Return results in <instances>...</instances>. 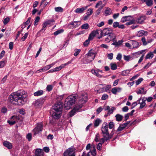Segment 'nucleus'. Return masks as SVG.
I'll return each mask as SVG.
<instances>
[{"instance_id":"44","label":"nucleus","mask_w":156,"mask_h":156,"mask_svg":"<svg viewBox=\"0 0 156 156\" xmlns=\"http://www.w3.org/2000/svg\"><path fill=\"white\" fill-rule=\"evenodd\" d=\"M76 112L73 109L69 112V116L70 117H72L75 114Z\"/></svg>"},{"instance_id":"15","label":"nucleus","mask_w":156,"mask_h":156,"mask_svg":"<svg viewBox=\"0 0 156 156\" xmlns=\"http://www.w3.org/2000/svg\"><path fill=\"white\" fill-rule=\"evenodd\" d=\"M129 42L132 44L133 48H137L140 46L139 43L136 41L131 40Z\"/></svg>"},{"instance_id":"13","label":"nucleus","mask_w":156,"mask_h":156,"mask_svg":"<svg viewBox=\"0 0 156 156\" xmlns=\"http://www.w3.org/2000/svg\"><path fill=\"white\" fill-rule=\"evenodd\" d=\"M71 61H69L65 64H62L60 66L56 67L54 69L55 72L58 71L60 70L62 68L64 67L65 66L71 63Z\"/></svg>"},{"instance_id":"45","label":"nucleus","mask_w":156,"mask_h":156,"mask_svg":"<svg viewBox=\"0 0 156 156\" xmlns=\"http://www.w3.org/2000/svg\"><path fill=\"white\" fill-rule=\"evenodd\" d=\"M53 86L52 85H48L47 86L46 88L47 90L48 91H50L52 89Z\"/></svg>"},{"instance_id":"23","label":"nucleus","mask_w":156,"mask_h":156,"mask_svg":"<svg viewBox=\"0 0 156 156\" xmlns=\"http://www.w3.org/2000/svg\"><path fill=\"white\" fill-rule=\"evenodd\" d=\"M72 106V105L71 104L66 100L64 104V108H65L66 109H70Z\"/></svg>"},{"instance_id":"63","label":"nucleus","mask_w":156,"mask_h":156,"mask_svg":"<svg viewBox=\"0 0 156 156\" xmlns=\"http://www.w3.org/2000/svg\"><path fill=\"white\" fill-rule=\"evenodd\" d=\"M145 53L143 54L142 55V56L140 57V59H139L138 61V63L139 64L142 61V60H143L144 59V56Z\"/></svg>"},{"instance_id":"3","label":"nucleus","mask_w":156,"mask_h":156,"mask_svg":"<svg viewBox=\"0 0 156 156\" xmlns=\"http://www.w3.org/2000/svg\"><path fill=\"white\" fill-rule=\"evenodd\" d=\"M92 51H94L92 49L89 50L88 53L87 54V59L85 62H83V64H86L90 63L92 62L94 59L96 55L97 54L98 52L97 51L92 52Z\"/></svg>"},{"instance_id":"29","label":"nucleus","mask_w":156,"mask_h":156,"mask_svg":"<svg viewBox=\"0 0 156 156\" xmlns=\"http://www.w3.org/2000/svg\"><path fill=\"white\" fill-rule=\"evenodd\" d=\"M44 100L43 99L41 98L36 100L35 101V104L36 105H41L44 102Z\"/></svg>"},{"instance_id":"47","label":"nucleus","mask_w":156,"mask_h":156,"mask_svg":"<svg viewBox=\"0 0 156 156\" xmlns=\"http://www.w3.org/2000/svg\"><path fill=\"white\" fill-rule=\"evenodd\" d=\"M122 42V40H119V41L117 42H116V43H112V45H115V46H118L120 44H121Z\"/></svg>"},{"instance_id":"41","label":"nucleus","mask_w":156,"mask_h":156,"mask_svg":"<svg viewBox=\"0 0 156 156\" xmlns=\"http://www.w3.org/2000/svg\"><path fill=\"white\" fill-rule=\"evenodd\" d=\"M81 51V50L80 49H75L74 50V51L75 52V53L74 54V55L75 56H77L79 54L80 51Z\"/></svg>"},{"instance_id":"36","label":"nucleus","mask_w":156,"mask_h":156,"mask_svg":"<svg viewBox=\"0 0 156 156\" xmlns=\"http://www.w3.org/2000/svg\"><path fill=\"white\" fill-rule=\"evenodd\" d=\"M55 9L56 12H62L63 11V9L60 7H55Z\"/></svg>"},{"instance_id":"32","label":"nucleus","mask_w":156,"mask_h":156,"mask_svg":"<svg viewBox=\"0 0 156 156\" xmlns=\"http://www.w3.org/2000/svg\"><path fill=\"white\" fill-rule=\"evenodd\" d=\"M110 66L111 69L112 70H115L117 69V66L115 63H111L110 64Z\"/></svg>"},{"instance_id":"17","label":"nucleus","mask_w":156,"mask_h":156,"mask_svg":"<svg viewBox=\"0 0 156 156\" xmlns=\"http://www.w3.org/2000/svg\"><path fill=\"white\" fill-rule=\"evenodd\" d=\"M132 19L131 16H126L123 17L121 19V22L122 23H124L127 21H129Z\"/></svg>"},{"instance_id":"20","label":"nucleus","mask_w":156,"mask_h":156,"mask_svg":"<svg viewBox=\"0 0 156 156\" xmlns=\"http://www.w3.org/2000/svg\"><path fill=\"white\" fill-rule=\"evenodd\" d=\"M43 151L41 149H37L35 152V156H40L43 155Z\"/></svg>"},{"instance_id":"50","label":"nucleus","mask_w":156,"mask_h":156,"mask_svg":"<svg viewBox=\"0 0 156 156\" xmlns=\"http://www.w3.org/2000/svg\"><path fill=\"white\" fill-rule=\"evenodd\" d=\"M111 13V9L109 8H108L105 11V13L106 16L109 15Z\"/></svg>"},{"instance_id":"14","label":"nucleus","mask_w":156,"mask_h":156,"mask_svg":"<svg viewBox=\"0 0 156 156\" xmlns=\"http://www.w3.org/2000/svg\"><path fill=\"white\" fill-rule=\"evenodd\" d=\"M81 24L80 21H75L70 23L68 25L69 26L71 25L73 28H76L78 27Z\"/></svg>"},{"instance_id":"6","label":"nucleus","mask_w":156,"mask_h":156,"mask_svg":"<svg viewBox=\"0 0 156 156\" xmlns=\"http://www.w3.org/2000/svg\"><path fill=\"white\" fill-rule=\"evenodd\" d=\"M43 126L41 123H39L37 124V126L33 129V132L34 135L39 133L42 131Z\"/></svg>"},{"instance_id":"2","label":"nucleus","mask_w":156,"mask_h":156,"mask_svg":"<svg viewBox=\"0 0 156 156\" xmlns=\"http://www.w3.org/2000/svg\"><path fill=\"white\" fill-rule=\"evenodd\" d=\"M101 131L103 137H105L106 140L111 139L114 134V130H112L110 134L108 131V127L106 122L103 123L101 127Z\"/></svg>"},{"instance_id":"56","label":"nucleus","mask_w":156,"mask_h":156,"mask_svg":"<svg viewBox=\"0 0 156 156\" xmlns=\"http://www.w3.org/2000/svg\"><path fill=\"white\" fill-rule=\"evenodd\" d=\"M87 95L84 96V97H82L81 98L80 100L82 101V103H85L87 100Z\"/></svg>"},{"instance_id":"35","label":"nucleus","mask_w":156,"mask_h":156,"mask_svg":"<svg viewBox=\"0 0 156 156\" xmlns=\"http://www.w3.org/2000/svg\"><path fill=\"white\" fill-rule=\"evenodd\" d=\"M43 27L42 28L40 31V32H44L46 29V27L47 26L45 22L42 24Z\"/></svg>"},{"instance_id":"27","label":"nucleus","mask_w":156,"mask_h":156,"mask_svg":"<svg viewBox=\"0 0 156 156\" xmlns=\"http://www.w3.org/2000/svg\"><path fill=\"white\" fill-rule=\"evenodd\" d=\"M147 34V32L144 30H140L138 32L137 35L139 37L142 36L144 35Z\"/></svg>"},{"instance_id":"52","label":"nucleus","mask_w":156,"mask_h":156,"mask_svg":"<svg viewBox=\"0 0 156 156\" xmlns=\"http://www.w3.org/2000/svg\"><path fill=\"white\" fill-rule=\"evenodd\" d=\"M112 86L110 85H107L105 88H104L106 92H108L109 89L111 88ZM104 89V88H103Z\"/></svg>"},{"instance_id":"64","label":"nucleus","mask_w":156,"mask_h":156,"mask_svg":"<svg viewBox=\"0 0 156 156\" xmlns=\"http://www.w3.org/2000/svg\"><path fill=\"white\" fill-rule=\"evenodd\" d=\"M7 111V109L5 107H3L1 109V112L2 113H6Z\"/></svg>"},{"instance_id":"57","label":"nucleus","mask_w":156,"mask_h":156,"mask_svg":"<svg viewBox=\"0 0 156 156\" xmlns=\"http://www.w3.org/2000/svg\"><path fill=\"white\" fill-rule=\"evenodd\" d=\"M54 20L53 19L49 20L45 22V23H46L47 25L50 24L51 23L54 22Z\"/></svg>"},{"instance_id":"24","label":"nucleus","mask_w":156,"mask_h":156,"mask_svg":"<svg viewBox=\"0 0 156 156\" xmlns=\"http://www.w3.org/2000/svg\"><path fill=\"white\" fill-rule=\"evenodd\" d=\"M92 73L98 77H101L102 76L98 73V71L93 69L91 70Z\"/></svg>"},{"instance_id":"37","label":"nucleus","mask_w":156,"mask_h":156,"mask_svg":"<svg viewBox=\"0 0 156 156\" xmlns=\"http://www.w3.org/2000/svg\"><path fill=\"white\" fill-rule=\"evenodd\" d=\"M146 50H143L141 51H140L138 52H136L135 53V55H140L141 54H142L144 53H146L145 51H146Z\"/></svg>"},{"instance_id":"21","label":"nucleus","mask_w":156,"mask_h":156,"mask_svg":"<svg viewBox=\"0 0 156 156\" xmlns=\"http://www.w3.org/2000/svg\"><path fill=\"white\" fill-rule=\"evenodd\" d=\"M142 2H145L147 5L148 6H151L153 4L152 0H141Z\"/></svg>"},{"instance_id":"7","label":"nucleus","mask_w":156,"mask_h":156,"mask_svg":"<svg viewBox=\"0 0 156 156\" xmlns=\"http://www.w3.org/2000/svg\"><path fill=\"white\" fill-rule=\"evenodd\" d=\"M146 16L142 15L137 17L135 20V23H136L139 24H143L144 23L145 20L146 19Z\"/></svg>"},{"instance_id":"11","label":"nucleus","mask_w":156,"mask_h":156,"mask_svg":"<svg viewBox=\"0 0 156 156\" xmlns=\"http://www.w3.org/2000/svg\"><path fill=\"white\" fill-rule=\"evenodd\" d=\"M115 34L113 32L107 35V36L105 39V41L107 43L109 42L113 39L114 37H115Z\"/></svg>"},{"instance_id":"49","label":"nucleus","mask_w":156,"mask_h":156,"mask_svg":"<svg viewBox=\"0 0 156 156\" xmlns=\"http://www.w3.org/2000/svg\"><path fill=\"white\" fill-rule=\"evenodd\" d=\"M89 152H90L93 156H95L96 154V151L94 147L92 151H90Z\"/></svg>"},{"instance_id":"61","label":"nucleus","mask_w":156,"mask_h":156,"mask_svg":"<svg viewBox=\"0 0 156 156\" xmlns=\"http://www.w3.org/2000/svg\"><path fill=\"white\" fill-rule=\"evenodd\" d=\"M10 20L9 17H7L4 19L3 21V23L5 25L7 24L9 21Z\"/></svg>"},{"instance_id":"18","label":"nucleus","mask_w":156,"mask_h":156,"mask_svg":"<svg viewBox=\"0 0 156 156\" xmlns=\"http://www.w3.org/2000/svg\"><path fill=\"white\" fill-rule=\"evenodd\" d=\"M88 6H86L85 7H82L81 8H78L76 9L75 10V12L76 13H82L84 10L87 9Z\"/></svg>"},{"instance_id":"59","label":"nucleus","mask_w":156,"mask_h":156,"mask_svg":"<svg viewBox=\"0 0 156 156\" xmlns=\"http://www.w3.org/2000/svg\"><path fill=\"white\" fill-rule=\"evenodd\" d=\"M119 23L118 22H114L113 24V27L114 28L118 27L119 26Z\"/></svg>"},{"instance_id":"12","label":"nucleus","mask_w":156,"mask_h":156,"mask_svg":"<svg viewBox=\"0 0 156 156\" xmlns=\"http://www.w3.org/2000/svg\"><path fill=\"white\" fill-rule=\"evenodd\" d=\"M62 112H59L54 111L52 114V117L55 119H58L61 116Z\"/></svg>"},{"instance_id":"19","label":"nucleus","mask_w":156,"mask_h":156,"mask_svg":"<svg viewBox=\"0 0 156 156\" xmlns=\"http://www.w3.org/2000/svg\"><path fill=\"white\" fill-rule=\"evenodd\" d=\"M122 88L120 87H115L112 88V92L113 94H116L117 92H120Z\"/></svg>"},{"instance_id":"8","label":"nucleus","mask_w":156,"mask_h":156,"mask_svg":"<svg viewBox=\"0 0 156 156\" xmlns=\"http://www.w3.org/2000/svg\"><path fill=\"white\" fill-rule=\"evenodd\" d=\"M62 105L60 103L55 104L52 107L54 111L59 112H62Z\"/></svg>"},{"instance_id":"25","label":"nucleus","mask_w":156,"mask_h":156,"mask_svg":"<svg viewBox=\"0 0 156 156\" xmlns=\"http://www.w3.org/2000/svg\"><path fill=\"white\" fill-rule=\"evenodd\" d=\"M154 53L153 52H150L148 53L146 55L145 57V59H151L154 56Z\"/></svg>"},{"instance_id":"60","label":"nucleus","mask_w":156,"mask_h":156,"mask_svg":"<svg viewBox=\"0 0 156 156\" xmlns=\"http://www.w3.org/2000/svg\"><path fill=\"white\" fill-rule=\"evenodd\" d=\"M40 19V17L39 16H37L34 21V25L35 26L37 25V23H38Z\"/></svg>"},{"instance_id":"26","label":"nucleus","mask_w":156,"mask_h":156,"mask_svg":"<svg viewBox=\"0 0 156 156\" xmlns=\"http://www.w3.org/2000/svg\"><path fill=\"white\" fill-rule=\"evenodd\" d=\"M44 93V91L43 90H38L37 91L34 93V94L35 96H38L41 95Z\"/></svg>"},{"instance_id":"38","label":"nucleus","mask_w":156,"mask_h":156,"mask_svg":"<svg viewBox=\"0 0 156 156\" xmlns=\"http://www.w3.org/2000/svg\"><path fill=\"white\" fill-rule=\"evenodd\" d=\"M63 31L64 30L63 29L59 30L55 32L54 33V34L56 36L58 34L62 33Z\"/></svg>"},{"instance_id":"16","label":"nucleus","mask_w":156,"mask_h":156,"mask_svg":"<svg viewBox=\"0 0 156 156\" xmlns=\"http://www.w3.org/2000/svg\"><path fill=\"white\" fill-rule=\"evenodd\" d=\"M3 144L5 147H6L9 149H11L12 148V144L7 141H4Z\"/></svg>"},{"instance_id":"34","label":"nucleus","mask_w":156,"mask_h":156,"mask_svg":"<svg viewBox=\"0 0 156 156\" xmlns=\"http://www.w3.org/2000/svg\"><path fill=\"white\" fill-rule=\"evenodd\" d=\"M133 58H132V56L130 55L127 56L125 55H124V59L126 61H128L130 59H133Z\"/></svg>"},{"instance_id":"4","label":"nucleus","mask_w":156,"mask_h":156,"mask_svg":"<svg viewBox=\"0 0 156 156\" xmlns=\"http://www.w3.org/2000/svg\"><path fill=\"white\" fill-rule=\"evenodd\" d=\"M76 149L73 147L67 149L63 154V156H75Z\"/></svg>"},{"instance_id":"46","label":"nucleus","mask_w":156,"mask_h":156,"mask_svg":"<svg viewBox=\"0 0 156 156\" xmlns=\"http://www.w3.org/2000/svg\"><path fill=\"white\" fill-rule=\"evenodd\" d=\"M143 79L142 78L139 79L137 80L134 81L136 85H138L143 81Z\"/></svg>"},{"instance_id":"22","label":"nucleus","mask_w":156,"mask_h":156,"mask_svg":"<svg viewBox=\"0 0 156 156\" xmlns=\"http://www.w3.org/2000/svg\"><path fill=\"white\" fill-rule=\"evenodd\" d=\"M147 98H146L145 99L143 98L141 99L142 101L141 102H140L139 103V104L140 105V107L139 108L140 109H142L146 105L145 101L146 100Z\"/></svg>"},{"instance_id":"62","label":"nucleus","mask_w":156,"mask_h":156,"mask_svg":"<svg viewBox=\"0 0 156 156\" xmlns=\"http://www.w3.org/2000/svg\"><path fill=\"white\" fill-rule=\"evenodd\" d=\"M90 40L88 39L85 41L83 43V45L84 46H87L90 43Z\"/></svg>"},{"instance_id":"40","label":"nucleus","mask_w":156,"mask_h":156,"mask_svg":"<svg viewBox=\"0 0 156 156\" xmlns=\"http://www.w3.org/2000/svg\"><path fill=\"white\" fill-rule=\"evenodd\" d=\"M128 22H126V25H130L135 23V20L131 19Z\"/></svg>"},{"instance_id":"43","label":"nucleus","mask_w":156,"mask_h":156,"mask_svg":"<svg viewBox=\"0 0 156 156\" xmlns=\"http://www.w3.org/2000/svg\"><path fill=\"white\" fill-rule=\"evenodd\" d=\"M82 107V105H80L77 106H75L74 108L73 109L76 112H77L78 111V110Z\"/></svg>"},{"instance_id":"58","label":"nucleus","mask_w":156,"mask_h":156,"mask_svg":"<svg viewBox=\"0 0 156 156\" xmlns=\"http://www.w3.org/2000/svg\"><path fill=\"white\" fill-rule=\"evenodd\" d=\"M122 54L120 53H119L117 55L116 58L117 60H118L119 61H120L122 58Z\"/></svg>"},{"instance_id":"9","label":"nucleus","mask_w":156,"mask_h":156,"mask_svg":"<svg viewBox=\"0 0 156 156\" xmlns=\"http://www.w3.org/2000/svg\"><path fill=\"white\" fill-rule=\"evenodd\" d=\"M77 96L76 95H71L68 97L66 100L73 105L74 104L76 100L77 99Z\"/></svg>"},{"instance_id":"39","label":"nucleus","mask_w":156,"mask_h":156,"mask_svg":"<svg viewBox=\"0 0 156 156\" xmlns=\"http://www.w3.org/2000/svg\"><path fill=\"white\" fill-rule=\"evenodd\" d=\"M141 41L143 43V44L144 46H145L147 44V42L146 41L145 38L144 37H143L141 38Z\"/></svg>"},{"instance_id":"51","label":"nucleus","mask_w":156,"mask_h":156,"mask_svg":"<svg viewBox=\"0 0 156 156\" xmlns=\"http://www.w3.org/2000/svg\"><path fill=\"white\" fill-rule=\"evenodd\" d=\"M115 108L113 107H112L111 109H110L108 110L107 114L109 115H110L113 112V111L115 110Z\"/></svg>"},{"instance_id":"28","label":"nucleus","mask_w":156,"mask_h":156,"mask_svg":"<svg viewBox=\"0 0 156 156\" xmlns=\"http://www.w3.org/2000/svg\"><path fill=\"white\" fill-rule=\"evenodd\" d=\"M144 87L141 88L140 89H139L138 90L136 91L137 94H145L146 93V91H144Z\"/></svg>"},{"instance_id":"5","label":"nucleus","mask_w":156,"mask_h":156,"mask_svg":"<svg viewBox=\"0 0 156 156\" xmlns=\"http://www.w3.org/2000/svg\"><path fill=\"white\" fill-rule=\"evenodd\" d=\"M112 30L110 28H106L101 30V36L98 37V38L100 39L102 37L109 34H110L112 33Z\"/></svg>"},{"instance_id":"53","label":"nucleus","mask_w":156,"mask_h":156,"mask_svg":"<svg viewBox=\"0 0 156 156\" xmlns=\"http://www.w3.org/2000/svg\"><path fill=\"white\" fill-rule=\"evenodd\" d=\"M51 67V66L50 65H48L45 66H44V68H43L44 71H45L46 70L49 69Z\"/></svg>"},{"instance_id":"55","label":"nucleus","mask_w":156,"mask_h":156,"mask_svg":"<svg viewBox=\"0 0 156 156\" xmlns=\"http://www.w3.org/2000/svg\"><path fill=\"white\" fill-rule=\"evenodd\" d=\"M27 138L28 139V141H30L31 140L32 135L31 133H28L27 135Z\"/></svg>"},{"instance_id":"54","label":"nucleus","mask_w":156,"mask_h":156,"mask_svg":"<svg viewBox=\"0 0 156 156\" xmlns=\"http://www.w3.org/2000/svg\"><path fill=\"white\" fill-rule=\"evenodd\" d=\"M109 127V129H112L114 126V123L112 122H110L108 124Z\"/></svg>"},{"instance_id":"48","label":"nucleus","mask_w":156,"mask_h":156,"mask_svg":"<svg viewBox=\"0 0 156 156\" xmlns=\"http://www.w3.org/2000/svg\"><path fill=\"white\" fill-rule=\"evenodd\" d=\"M94 140L97 142L100 141V135L98 133H97L96 134Z\"/></svg>"},{"instance_id":"1","label":"nucleus","mask_w":156,"mask_h":156,"mask_svg":"<svg viewBox=\"0 0 156 156\" xmlns=\"http://www.w3.org/2000/svg\"><path fill=\"white\" fill-rule=\"evenodd\" d=\"M27 97V92L23 90H20L11 94L8 99L9 102L14 105H21L26 103L25 99Z\"/></svg>"},{"instance_id":"31","label":"nucleus","mask_w":156,"mask_h":156,"mask_svg":"<svg viewBox=\"0 0 156 156\" xmlns=\"http://www.w3.org/2000/svg\"><path fill=\"white\" fill-rule=\"evenodd\" d=\"M89 27V25L88 23H85L82 25L81 26V28L82 29L87 30L88 29Z\"/></svg>"},{"instance_id":"30","label":"nucleus","mask_w":156,"mask_h":156,"mask_svg":"<svg viewBox=\"0 0 156 156\" xmlns=\"http://www.w3.org/2000/svg\"><path fill=\"white\" fill-rule=\"evenodd\" d=\"M116 119L117 121H121L123 119V116L120 114H117L115 116Z\"/></svg>"},{"instance_id":"42","label":"nucleus","mask_w":156,"mask_h":156,"mask_svg":"<svg viewBox=\"0 0 156 156\" xmlns=\"http://www.w3.org/2000/svg\"><path fill=\"white\" fill-rule=\"evenodd\" d=\"M93 13V9L91 8L89 9L87 11L86 13L87 15L90 16Z\"/></svg>"},{"instance_id":"33","label":"nucleus","mask_w":156,"mask_h":156,"mask_svg":"<svg viewBox=\"0 0 156 156\" xmlns=\"http://www.w3.org/2000/svg\"><path fill=\"white\" fill-rule=\"evenodd\" d=\"M101 122V121L99 119H97L95 121L94 126L96 127L98 126Z\"/></svg>"},{"instance_id":"10","label":"nucleus","mask_w":156,"mask_h":156,"mask_svg":"<svg viewBox=\"0 0 156 156\" xmlns=\"http://www.w3.org/2000/svg\"><path fill=\"white\" fill-rule=\"evenodd\" d=\"M19 119L18 117L16 115L12 116L10 119L8 120L7 121L8 123L10 125H13L16 122V121Z\"/></svg>"}]
</instances>
